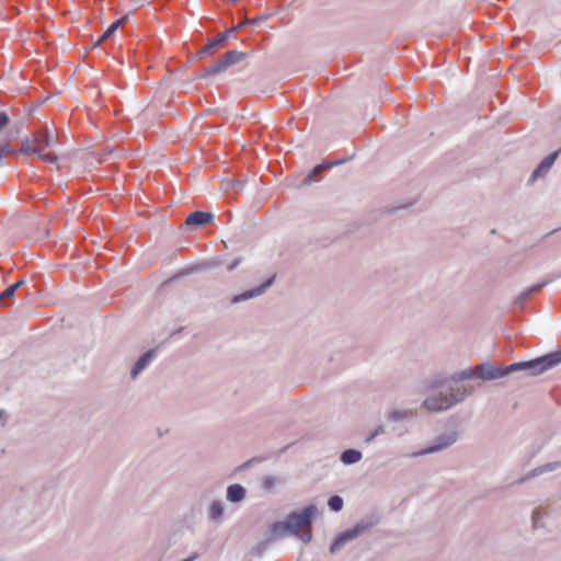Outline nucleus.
I'll return each mask as SVG.
<instances>
[{
    "mask_svg": "<svg viewBox=\"0 0 561 561\" xmlns=\"http://www.w3.org/2000/svg\"><path fill=\"white\" fill-rule=\"evenodd\" d=\"M33 137L35 140L36 147H38V157L46 162H50V163L57 162V160H58L57 156L49 154V153L42 154V151L56 147V144H57L56 137L47 129L37 133Z\"/></svg>",
    "mask_w": 561,
    "mask_h": 561,
    "instance_id": "6",
    "label": "nucleus"
},
{
    "mask_svg": "<svg viewBox=\"0 0 561 561\" xmlns=\"http://www.w3.org/2000/svg\"><path fill=\"white\" fill-rule=\"evenodd\" d=\"M127 19H128V16L125 15V16H122V18L115 20L107 26V28L103 32L102 35H115L116 31L123 27V25L126 23Z\"/></svg>",
    "mask_w": 561,
    "mask_h": 561,
    "instance_id": "22",
    "label": "nucleus"
},
{
    "mask_svg": "<svg viewBox=\"0 0 561 561\" xmlns=\"http://www.w3.org/2000/svg\"><path fill=\"white\" fill-rule=\"evenodd\" d=\"M12 152L10 145H3L0 147V160L5 158Z\"/></svg>",
    "mask_w": 561,
    "mask_h": 561,
    "instance_id": "28",
    "label": "nucleus"
},
{
    "mask_svg": "<svg viewBox=\"0 0 561 561\" xmlns=\"http://www.w3.org/2000/svg\"><path fill=\"white\" fill-rule=\"evenodd\" d=\"M363 459L362 451L357 449H346L340 455V460L344 465H355Z\"/></svg>",
    "mask_w": 561,
    "mask_h": 561,
    "instance_id": "18",
    "label": "nucleus"
},
{
    "mask_svg": "<svg viewBox=\"0 0 561 561\" xmlns=\"http://www.w3.org/2000/svg\"><path fill=\"white\" fill-rule=\"evenodd\" d=\"M9 116L5 113L0 112V147L3 145H9L10 142V137L4 131L5 127L9 125Z\"/></svg>",
    "mask_w": 561,
    "mask_h": 561,
    "instance_id": "19",
    "label": "nucleus"
},
{
    "mask_svg": "<svg viewBox=\"0 0 561 561\" xmlns=\"http://www.w3.org/2000/svg\"><path fill=\"white\" fill-rule=\"evenodd\" d=\"M153 357V352L148 351L142 356L139 357V359L136 362L134 367L130 370V377L131 379H136L138 375L149 365Z\"/></svg>",
    "mask_w": 561,
    "mask_h": 561,
    "instance_id": "15",
    "label": "nucleus"
},
{
    "mask_svg": "<svg viewBox=\"0 0 561 561\" xmlns=\"http://www.w3.org/2000/svg\"><path fill=\"white\" fill-rule=\"evenodd\" d=\"M21 152L26 154L33 153L38 156V147H36L35 145L34 137L26 138L22 141Z\"/></svg>",
    "mask_w": 561,
    "mask_h": 561,
    "instance_id": "23",
    "label": "nucleus"
},
{
    "mask_svg": "<svg viewBox=\"0 0 561 561\" xmlns=\"http://www.w3.org/2000/svg\"><path fill=\"white\" fill-rule=\"evenodd\" d=\"M7 423V414L3 410H0V427L4 426Z\"/></svg>",
    "mask_w": 561,
    "mask_h": 561,
    "instance_id": "31",
    "label": "nucleus"
},
{
    "mask_svg": "<svg viewBox=\"0 0 561 561\" xmlns=\"http://www.w3.org/2000/svg\"><path fill=\"white\" fill-rule=\"evenodd\" d=\"M553 47L559 48L561 50V39L553 45Z\"/></svg>",
    "mask_w": 561,
    "mask_h": 561,
    "instance_id": "34",
    "label": "nucleus"
},
{
    "mask_svg": "<svg viewBox=\"0 0 561 561\" xmlns=\"http://www.w3.org/2000/svg\"><path fill=\"white\" fill-rule=\"evenodd\" d=\"M328 505L333 512H340L343 507V500L342 497L334 495L329 499Z\"/></svg>",
    "mask_w": 561,
    "mask_h": 561,
    "instance_id": "25",
    "label": "nucleus"
},
{
    "mask_svg": "<svg viewBox=\"0 0 561 561\" xmlns=\"http://www.w3.org/2000/svg\"><path fill=\"white\" fill-rule=\"evenodd\" d=\"M540 48H541V49H548V48H550V46H549V45H547V44H540Z\"/></svg>",
    "mask_w": 561,
    "mask_h": 561,
    "instance_id": "35",
    "label": "nucleus"
},
{
    "mask_svg": "<svg viewBox=\"0 0 561 561\" xmlns=\"http://www.w3.org/2000/svg\"><path fill=\"white\" fill-rule=\"evenodd\" d=\"M87 164L92 165L93 163H92V161H90L89 159H87Z\"/></svg>",
    "mask_w": 561,
    "mask_h": 561,
    "instance_id": "38",
    "label": "nucleus"
},
{
    "mask_svg": "<svg viewBox=\"0 0 561 561\" xmlns=\"http://www.w3.org/2000/svg\"><path fill=\"white\" fill-rule=\"evenodd\" d=\"M247 54L238 50H230L226 53L222 58L218 59L213 66L205 69L202 73L203 78L215 76L221 71H225L229 67L240 62L245 58Z\"/></svg>",
    "mask_w": 561,
    "mask_h": 561,
    "instance_id": "4",
    "label": "nucleus"
},
{
    "mask_svg": "<svg viewBox=\"0 0 561 561\" xmlns=\"http://www.w3.org/2000/svg\"><path fill=\"white\" fill-rule=\"evenodd\" d=\"M457 439H458V432L456 430H451V431L442 433L439 436L436 437V439L434 440V443L431 446H428L420 451L414 453L412 456L413 457H422V456H426L430 454L438 453V451L444 450V449L450 447L451 445H454L457 442Z\"/></svg>",
    "mask_w": 561,
    "mask_h": 561,
    "instance_id": "5",
    "label": "nucleus"
},
{
    "mask_svg": "<svg viewBox=\"0 0 561 561\" xmlns=\"http://www.w3.org/2000/svg\"><path fill=\"white\" fill-rule=\"evenodd\" d=\"M265 20H266V18H263V16H256L253 19H243V20L238 21L237 24L232 23V25L230 27L225 26L222 30H219L217 27V25H215V27L209 30V32H211L213 35H220V36L231 35L232 33H236V32L242 30L247 25H259L262 22H264Z\"/></svg>",
    "mask_w": 561,
    "mask_h": 561,
    "instance_id": "8",
    "label": "nucleus"
},
{
    "mask_svg": "<svg viewBox=\"0 0 561 561\" xmlns=\"http://www.w3.org/2000/svg\"><path fill=\"white\" fill-rule=\"evenodd\" d=\"M92 154H93L94 157H96V156H100V157H104V156H113V154H114V148H113V147H106L102 153L94 152V153H92Z\"/></svg>",
    "mask_w": 561,
    "mask_h": 561,
    "instance_id": "29",
    "label": "nucleus"
},
{
    "mask_svg": "<svg viewBox=\"0 0 561 561\" xmlns=\"http://www.w3.org/2000/svg\"><path fill=\"white\" fill-rule=\"evenodd\" d=\"M283 482L280 477L268 474L261 479V486L266 493L271 494L274 493Z\"/></svg>",
    "mask_w": 561,
    "mask_h": 561,
    "instance_id": "14",
    "label": "nucleus"
},
{
    "mask_svg": "<svg viewBox=\"0 0 561 561\" xmlns=\"http://www.w3.org/2000/svg\"><path fill=\"white\" fill-rule=\"evenodd\" d=\"M560 468H561V461L547 462L545 465L538 466V467L534 468L533 470H530L526 474L525 480H529V479L536 478L541 474L557 471Z\"/></svg>",
    "mask_w": 561,
    "mask_h": 561,
    "instance_id": "13",
    "label": "nucleus"
},
{
    "mask_svg": "<svg viewBox=\"0 0 561 561\" xmlns=\"http://www.w3.org/2000/svg\"><path fill=\"white\" fill-rule=\"evenodd\" d=\"M225 38L226 37H215L199 50V54L207 55L211 53L214 49L222 47L225 45Z\"/></svg>",
    "mask_w": 561,
    "mask_h": 561,
    "instance_id": "20",
    "label": "nucleus"
},
{
    "mask_svg": "<svg viewBox=\"0 0 561 561\" xmlns=\"http://www.w3.org/2000/svg\"><path fill=\"white\" fill-rule=\"evenodd\" d=\"M245 497V489L240 484L229 485L227 489V500L231 503H239Z\"/></svg>",
    "mask_w": 561,
    "mask_h": 561,
    "instance_id": "17",
    "label": "nucleus"
},
{
    "mask_svg": "<svg viewBox=\"0 0 561 561\" xmlns=\"http://www.w3.org/2000/svg\"><path fill=\"white\" fill-rule=\"evenodd\" d=\"M386 433V427L383 425L377 426L370 435L366 438V443L373 442L378 435H382Z\"/></svg>",
    "mask_w": 561,
    "mask_h": 561,
    "instance_id": "27",
    "label": "nucleus"
},
{
    "mask_svg": "<svg viewBox=\"0 0 561 561\" xmlns=\"http://www.w3.org/2000/svg\"><path fill=\"white\" fill-rule=\"evenodd\" d=\"M262 16L266 18V20L264 22H262L261 24H259V25H254L255 27H261L262 24H265L267 22V20L272 18V16H264V15H262ZM259 32H262V28H259Z\"/></svg>",
    "mask_w": 561,
    "mask_h": 561,
    "instance_id": "33",
    "label": "nucleus"
},
{
    "mask_svg": "<svg viewBox=\"0 0 561 561\" xmlns=\"http://www.w3.org/2000/svg\"><path fill=\"white\" fill-rule=\"evenodd\" d=\"M557 158V152L551 153L547 158H545L540 164L537 167V169L531 173V176L529 179L530 182L536 181L538 178L545 176L552 164L554 163Z\"/></svg>",
    "mask_w": 561,
    "mask_h": 561,
    "instance_id": "12",
    "label": "nucleus"
},
{
    "mask_svg": "<svg viewBox=\"0 0 561 561\" xmlns=\"http://www.w3.org/2000/svg\"><path fill=\"white\" fill-rule=\"evenodd\" d=\"M413 415L414 413L412 410L394 409L388 413L387 419L392 423H402L412 419Z\"/></svg>",
    "mask_w": 561,
    "mask_h": 561,
    "instance_id": "16",
    "label": "nucleus"
},
{
    "mask_svg": "<svg viewBox=\"0 0 561 561\" xmlns=\"http://www.w3.org/2000/svg\"><path fill=\"white\" fill-rule=\"evenodd\" d=\"M369 529V524L367 523H359L355 525L354 527L345 530L332 543L330 547V552L332 554H335L343 546H345L347 542L355 540L363 534H365Z\"/></svg>",
    "mask_w": 561,
    "mask_h": 561,
    "instance_id": "7",
    "label": "nucleus"
},
{
    "mask_svg": "<svg viewBox=\"0 0 561 561\" xmlns=\"http://www.w3.org/2000/svg\"><path fill=\"white\" fill-rule=\"evenodd\" d=\"M25 284V279H20L18 283L9 286L1 295H0V300L1 299H4V298H10V297H13L15 291L22 286Z\"/></svg>",
    "mask_w": 561,
    "mask_h": 561,
    "instance_id": "24",
    "label": "nucleus"
},
{
    "mask_svg": "<svg viewBox=\"0 0 561 561\" xmlns=\"http://www.w3.org/2000/svg\"><path fill=\"white\" fill-rule=\"evenodd\" d=\"M473 375V370L472 369H465L460 373H457L455 375H453L451 379L454 381H461V380H466V379H469L471 378Z\"/></svg>",
    "mask_w": 561,
    "mask_h": 561,
    "instance_id": "26",
    "label": "nucleus"
},
{
    "mask_svg": "<svg viewBox=\"0 0 561 561\" xmlns=\"http://www.w3.org/2000/svg\"><path fill=\"white\" fill-rule=\"evenodd\" d=\"M241 263V257L236 259L228 265V271H233Z\"/></svg>",
    "mask_w": 561,
    "mask_h": 561,
    "instance_id": "30",
    "label": "nucleus"
},
{
    "mask_svg": "<svg viewBox=\"0 0 561 561\" xmlns=\"http://www.w3.org/2000/svg\"><path fill=\"white\" fill-rule=\"evenodd\" d=\"M231 185H232V182L227 181V183L225 184V188H229Z\"/></svg>",
    "mask_w": 561,
    "mask_h": 561,
    "instance_id": "36",
    "label": "nucleus"
},
{
    "mask_svg": "<svg viewBox=\"0 0 561 561\" xmlns=\"http://www.w3.org/2000/svg\"><path fill=\"white\" fill-rule=\"evenodd\" d=\"M323 169H324V167H323V165H317V167L313 169V171H312V172H313V174H316V173L321 172Z\"/></svg>",
    "mask_w": 561,
    "mask_h": 561,
    "instance_id": "32",
    "label": "nucleus"
},
{
    "mask_svg": "<svg viewBox=\"0 0 561 561\" xmlns=\"http://www.w3.org/2000/svg\"><path fill=\"white\" fill-rule=\"evenodd\" d=\"M274 279H275V276H272L264 284H262L253 289L247 290L242 294L233 296L231 299V304H233V305L240 304L245 300H249V299H252V298L263 295L272 286V284L274 283Z\"/></svg>",
    "mask_w": 561,
    "mask_h": 561,
    "instance_id": "9",
    "label": "nucleus"
},
{
    "mask_svg": "<svg viewBox=\"0 0 561 561\" xmlns=\"http://www.w3.org/2000/svg\"><path fill=\"white\" fill-rule=\"evenodd\" d=\"M318 513L314 505L290 512L283 519L267 526L260 545L265 547L285 537H297L302 543H309L312 540L311 525Z\"/></svg>",
    "mask_w": 561,
    "mask_h": 561,
    "instance_id": "1",
    "label": "nucleus"
},
{
    "mask_svg": "<svg viewBox=\"0 0 561 561\" xmlns=\"http://www.w3.org/2000/svg\"><path fill=\"white\" fill-rule=\"evenodd\" d=\"M101 44V39L98 41L91 48H96Z\"/></svg>",
    "mask_w": 561,
    "mask_h": 561,
    "instance_id": "37",
    "label": "nucleus"
},
{
    "mask_svg": "<svg viewBox=\"0 0 561 561\" xmlns=\"http://www.w3.org/2000/svg\"><path fill=\"white\" fill-rule=\"evenodd\" d=\"M225 506L221 502L215 501L209 507V515L213 519L219 522L224 516Z\"/></svg>",
    "mask_w": 561,
    "mask_h": 561,
    "instance_id": "21",
    "label": "nucleus"
},
{
    "mask_svg": "<svg viewBox=\"0 0 561 561\" xmlns=\"http://www.w3.org/2000/svg\"><path fill=\"white\" fill-rule=\"evenodd\" d=\"M213 220L214 215L211 213L195 211L186 218L185 225L191 229H197L210 224Z\"/></svg>",
    "mask_w": 561,
    "mask_h": 561,
    "instance_id": "10",
    "label": "nucleus"
},
{
    "mask_svg": "<svg viewBox=\"0 0 561 561\" xmlns=\"http://www.w3.org/2000/svg\"><path fill=\"white\" fill-rule=\"evenodd\" d=\"M561 362V351L529 362L515 363L506 367H495L489 363L477 367L479 377L483 380H494L506 377L517 371H529L530 376H537Z\"/></svg>",
    "mask_w": 561,
    "mask_h": 561,
    "instance_id": "2",
    "label": "nucleus"
},
{
    "mask_svg": "<svg viewBox=\"0 0 561 561\" xmlns=\"http://www.w3.org/2000/svg\"><path fill=\"white\" fill-rule=\"evenodd\" d=\"M449 409L455 404L462 402L468 396L471 394V390L463 387H449L445 389Z\"/></svg>",
    "mask_w": 561,
    "mask_h": 561,
    "instance_id": "11",
    "label": "nucleus"
},
{
    "mask_svg": "<svg viewBox=\"0 0 561 561\" xmlns=\"http://www.w3.org/2000/svg\"><path fill=\"white\" fill-rule=\"evenodd\" d=\"M444 380L432 378L425 382L426 397L421 403V409L430 412H443L449 409L446 392L443 389Z\"/></svg>",
    "mask_w": 561,
    "mask_h": 561,
    "instance_id": "3",
    "label": "nucleus"
}]
</instances>
